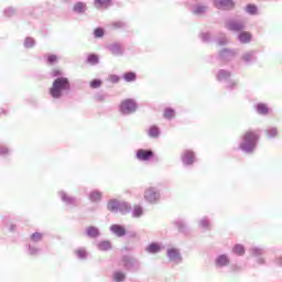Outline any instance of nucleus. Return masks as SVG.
<instances>
[{
	"instance_id": "nucleus-32",
	"label": "nucleus",
	"mask_w": 282,
	"mask_h": 282,
	"mask_svg": "<svg viewBox=\"0 0 282 282\" xmlns=\"http://www.w3.org/2000/svg\"><path fill=\"white\" fill-rule=\"evenodd\" d=\"M76 254L79 259H85V257H87V252L85 251V249L77 250Z\"/></svg>"
},
{
	"instance_id": "nucleus-40",
	"label": "nucleus",
	"mask_w": 282,
	"mask_h": 282,
	"mask_svg": "<svg viewBox=\"0 0 282 282\" xmlns=\"http://www.w3.org/2000/svg\"><path fill=\"white\" fill-rule=\"evenodd\" d=\"M209 224H208V220L204 219L200 221V227L202 228H208Z\"/></svg>"
},
{
	"instance_id": "nucleus-10",
	"label": "nucleus",
	"mask_w": 282,
	"mask_h": 282,
	"mask_svg": "<svg viewBox=\"0 0 282 282\" xmlns=\"http://www.w3.org/2000/svg\"><path fill=\"white\" fill-rule=\"evenodd\" d=\"M167 257L170 261H181L182 258L180 257V251L177 249H169Z\"/></svg>"
},
{
	"instance_id": "nucleus-11",
	"label": "nucleus",
	"mask_w": 282,
	"mask_h": 282,
	"mask_svg": "<svg viewBox=\"0 0 282 282\" xmlns=\"http://www.w3.org/2000/svg\"><path fill=\"white\" fill-rule=\"evenodd\" d=\"M94 3L97 10H102V8H109L111 6V0H95Z\"/></svg>"
},
{
	"instance_id": "nucleus-5",
	"label": "nucleus",
	"mask_w": 282,
	"mask_h": 282,
	"mask_svg": "<svg viewBox=\"0 0 282 282\" xmlns=\"http://www.w3.org/2000/svg\"><path fill=\"white\" fill-rule=\"evenodd\" d=\"M154 153L151 150H144V149H140L137 151V159L140 162H149V160H151V158H153Z\"/></svg>"
},
{
	"instance_id": "nucleus-37",
	"label": "nucleus",
	"mask_w": 282,
	"mask_h": 282,
	"mask_svg": "<svg viewBox=\"0 0 282 282\" xmlns=\"http://www.w3.org/2000/svg\"><path fill=\"white\" fill-rule=\"evenodd\" d=\"M203 12H206V7H197L195 9V14H202Z\"/></svg>"
},
{
	"instance_id": "nucleus-41",
	"label": "nucleus",
	"mask_w": 282,
	"mask_h": 282,
	"mask_svg": "<svg viewBox=\"0 0 282 282\" xmlns=\"http://www.w3.org/2000/svg\"><path fill=\"white\" fill-rule=\"evenodd\" d=\"M271 135H276V129H271Z\"/></svg>"
},
{
	"instance_id": "nucleus-7",
	"label": "nucleus",
	"mask_w": 282,
	"mask_h": 282,
	"mask_svg": "<svg viewBox=\"0 0 282 282\" xmlns=\"http://www.w3.org/2000/svg\"><path fill=\"white\" fill-rule=\"evenodd\" d=\"M183 164H186V165H191L195 162V153H193V151H185L184 154H183Z\"/></svg>"
},
{
	"instance_id": "nucleus-22",
	"label": "nucleus",
	"mask_w": 282,
	"mask_h": 282,
	"mask_svg": "<svg viewBox=\"0 0 282 282\" xmlns=\"http://www.w3.org/2000/svg\"><path fill=\"white\" fill-rule=\"evenodd\" d=\"M102 194H100L99 192H93L90 194V202H100Z\"/></svg>"
},
{
	"instance_id": "nucleus-15",
	"label": "nucleus",
	"mask_w": 282,
	"mask_h": 282,
	"mask_svg": "<svg viewBox=\"0 0 282 282\" xmlns=\"http://www.w3.org/2000/svg\"><path fill=\"white\" fill-rule=\"evenodd\" d=\"M162 248L160 247V245L153 242L151 245H149V247L147 248V251L150 252L151 254H155L158 252H160Z\"/></svg>"
},
{
	"instance_id": "nucleus-4",
	"label": "nucleus",
	"mask_w": 282,
	"mask_h": 282,
	"mask_svg": "<svg viewBox=\"0 0 282 282\" xmlns=\"http://www.w3.org/2000/svg\"><path fill=\"white\" fill-rule=\"evenodd\" d=\"M144 199L149 202V204H155L160 202V193H158L155 188H148L144 193Z\"/></svg>"
},
{
	"instance_id": "nucleus-19",
	"label": "nucleus",
	"mask_w": 282,
	"mask_h": 282,
	"mask_svg": "<svg viewBox=\"0 0 282 282\" xmlns=\"http://www.w3.org/2000/svg\"><path fill=\"white\" fill-rule=\"evenodd\" d=\"M216 263L217 265H220V267L228 265L229 263L228 257L225 254L219 256L218 259L216 260Z\"/></svg>"
},
{
	"instance_id": "nucleus-12",
	"label": "nucleus",
	"mask_w": 282,
	"mask_h": 282,
	"mask_svg": "<svg viewBox=\"0 0 282 282\" xmlns=\"http://www.w3.org/2000/svg\"><path fill=\"white\" fill-rule=\"evenodd\" d=\"M107 206H108V210H111L113 213L116 210H120L122 204H120V202H118L117 199H112V200H109Z\"/></svg>"
},
{
	"instance_id": "nucleus-25",
	"label": "nucleus",
	"mask_w": 282,
	"mask_h": 282,
	"mask_svg": "<svg viewBox=\"0 0 282 282\" xmlns=\"http://www.w3.org/2000/svg\"><path fill=\"white\" fill-rule=\"evenodd\" d=\"M258 113H261L262 116H265L268 113V106L260 104L257 106Z\"/></svg>"
},
{
	"instance_id": "nucleus-17",
	"label": "nucleus",
	"mask_w": 282,
	"mask_h": 282,
	"mask_svg": "<svg viewBox=\"0 0 282 282\" xmlns=\"http://www.w3.org/2000/svg\"><path fill=\"white\" fill-rule=\"evenodd\" d=\"M98 248L104 252L107 250H111V242L108 240L101 241L99 242Z\"/></svg>"
},
{
	"instance_id": "nucleus-30",
	"label": "nucleus",
	"mask_w": 282,
	"mask_h": 282,
	"mask_svg": "<svg viewBox=\"0 0 282 282\" xmlns=\"http://www.w3.org/2000/svg\"><path fill=\"white\" fill-rule=\"evenodd\" d=\"M32 241H41L43 239V235L41 232H35L31 236Z\"/></svg>"
},
{
	"instance_id": "nucleus-18",
	"label": "nucleus",
	"mask_w": 282,
	"mask_h": 282,
	"mask_svg": "<svg viewBox=\"0 0 282 282\" xmlns=\"http://www.w3.org/2000/svg\"><path fill=\"white\" fill-rule=\"evenodd\" d=\"M87 6L83 2H77L74 6V12H78L79 14H83V12H85Z\"/></svg>"
},
{
	"instance_id": "nucleus-26",
	"label": "nucleus",
	"mask_w": 282,
	"mask_h": 282,
	"mask_svg": "<svg viewBox=\"0 0 282 282\" xmlns=\"http://www.w3.org/2000/svg\"><path fill=\"white\" fill-rule=\"evenodd\" d=\"M101 85H102V80L100 79H93L90 82L91 89H98V87H100Z\"/></svg>"
},
{
	"instance_id": "nucleus-9",
	"label": "nucleus",
	"mask_w": 282,
	"mask_h": 282,
	"mask_svg": "<svg viewBox=\"0 0 282 282\" xmlns=\"http://www.w3.org/2000/svg\"><path fill=\"white\" fill-rule=\"evenodd\" d=\"M227 28L231 32H241L243 30V23L232 21L227 24Z\"/></svg>"
},
{
	"instance_id": "nucleus-13",
	"label": "nucleus",
	"mask_w": 282,
	"mask_h": 282,
	"mask_svg": "<svg viewBox=\"0 0 282 282\" xmlns=\"http://www.w3.org/2000/svg\"><path fill=\"white\" fill-rule=\"evenodd\" d=\"M251 40H252V34H250L249 32H242L239 34L240 43H250Z\"/></svg>"
},
{
	"instance_id": "nucleus-20",
	"label": "nucleus",
	"mask_w": 282,
	"mask_h": 282,
	"mask_svg": "<svg viewBox=\"0 0 282 282\" xmlns=\"http://www.w3.org/2000/svg\"><path fill=\"white\" fill-rule=\"evenodd\" d=\"M234 252L238 254L239 257H242V254H246V249L241 245H236L234 247Z\"/></svg>"
},
{
	"instance_id": "nucleus-39",
	"label": "nucleus",
	"mask_w": 282,
	"mask_h": 282,
	"mask_svg": "<svg viewBox=\"0 0 282 282\" xmlns=\"http://www.w3.org/2000/svg\"><path fill=\"white\" fill-rule=\"evenodd\" d=\"M63 73L59 69H53L52 72V76L56 77V76H61Z\"/></svg>"
},
{
	"instance_id": "nucleus-24",
	"label": "nucleus",
	"mask_w": 282,
	"mask_h": 282,
	"mask_svg": "<svg viewBox=\"0 0 282 282\" xmlns=\"http://www.w3.org/2000/svg\"><path fill=\"white\" fill-rule=\"evenodd\" d=\"M87 61L90 65H96V64H98V55L90 54V55H88Z\"/></svg>"
},
{
	"instance_id": "nucleus-35",
	"label": "nucleus",
	"mask_w": 282,
	"mask_h": 282,
	"mask_svg": "<svg viewBox=\"0 0 282 282\" xmlns=\"http://www.w3.org/2000/svg\"><path fill=\"white\" fill-rule=\"evenodd\" d=\"M108 80H110V83H120V77L118 75H110Z\"/></svg>"
},
{
	"instance_id": "nucleus-34",
	"label": "nucleus",
	"mask_w": 282,
	"mask_h": 282,
	"mask_svg": "<svg viewBox=\"0 0 282 282\" xmlns=\"http://www.w3.org/2000/svg\"><path fill=\"white\" fill-rule=\"evenodd\" d=\"M112 54H122V48L120 47V45L115 44L112 46Z\"/></svg>"
},
{
	"instance_id": "nucleus-36",
	"label": "nucleus",
	"mask_w": 282,
	"mask_h": 282,
	"mask_svg": "<svg viewBox=\"0 0 282 282\" xmlns=\"http://www.w3.org/2000/svg\"><path fill=\"white\" fill-rule=\"evenodd\" d=\"M142 215V207L134 206V217H140Z\"/></svg>"
},
{
	"instance_id": "nucleus-31",
	"label": "nucleus",
	"mask_w": 282,
	"mask_h": 282,
	"mask_svg": "<svg viewBox=\"0 0 282 282\" xmlns=\"http://www.w3.org/2000/svg\"><path fill=\"white\" fill-rule=\"evenodd\" d=\"M25 47H34V40L32 37H28L24 42Z\"/></svg>"
},
{
	"instance_id": "nucleus-29",
	"label": "nucleus",
	"mask_w": 282,
	"mask_h": 282,
	"mask_svg": "<svg viewBox=\"0 0 282 282\" xmlns=\"http://www.w3.org/2000/svg\"><path fill=\"white\" fill-rule=\"evenodd\" d=\"M115 281L120 282V281H124V273L122 272H116L113 275Z\"/></svg>"
},
{
	"instance_id": "nucleus-23",
	"label": "nucleus",
	"mask_w": 282,
	"mask_h": 282,
	"mask_svg": "<svg viewBox=\"0 0 282 282\" xmlns=\"http://www.w3.org/2000/svg\"><path fill=\"white\" fill-rule=\"evenodd\" d=\"M87 235H88V237H98V235H99L98 228H96V227H88Z\"/></svg>"
},
{
	"instance_id": "nucleus-38",
	"label": "nucleus",
	"mask_w": 282,
	"mask_h": 282,
	"mask_svg": "<svg viewBox=\"0 0 282 282\" xmlns=\"http://www.w3.org/2000/svg\"><path fill=\"white\" fill-rule=\"evenodd\" d=\"M8 153H9L8 148H6V147L0 148V155H8Z\"/></svg>"
},
{
	"instance_id": "nucleus-6",
	"label": "nucleus",
	"mask_w": 282,
	"mask_h": 282,
	"mask_svg": "<svg viewBox=\"0 0 282 282\" xmlns=\"http://www.w3.org/2000/svg\"><path fill=\"white\" fill-rule=\"evenodd\" d=\"M214 6L218 8V10H232L235 2H232V0H216Z\"/></svg>"
},
{
	"instance_id": "nucleus-14",
	"label": "nucleus",
	"mask_w": 282,
	"mask_h": 282,
	"mask_svg": "<svg viewBox=\"0 0 282 282\" xmlns=\"http://www.w3.org/2000/svg\"><path fill=\"white\" fill-rule=\"evenodd\" d=\"M148 134L150 138H160V128L155 126L150 127Z\"/></svg>"
},
{
	"instance_id": "nucleus-16",
	"label": "nucleus",
	"mask_w": 282,
	"mask_h": 282,
	"mask_svg": "<svg viewBox=\"0 0 282 282\" xmlns=\"http://www.w3.org/2000/svg\"><path fill=\"white\" fill-rule=\"evenodd\" d=\"M137 75L133 72L124 73L123 74V79L126 83H133L135 80Z\"/></svg>"
},
{
	"instance_id": "nucleus-33",
	"label": "nucleus",
	"mask_w": 282,
	"mask_h": 282,
	"mask_svg": "<svg viewBox=\"0 0 282 282\" xmlns=\"http://www.w3.org/2000/svg\"><path fill=\"white\" fill-rule=\"evenodd\" d=\"M95 36H96V39H100V37L105 36V31L102 29H96Z\"/></svg>"
},
{
	"instance_id": "nucleus-8",
	"label": "nucleus",
	"mask_w": 282,
	"mask_h": 282,
	"mask_svg": "<svg viewBox=\"0 0 282 282\" xmlns=\"http://www.w3.org/2000/svg\"><path fill=\"white\" fill-rule=\"evenodd\" d=\"M110 230L113 235H117V237H124V235H127V230L120 225H112Z\"/></svg>"
},
{
	"instance_id": "nucleus-1",
	"label": "nucleus",
	"mask_w": 282,
	"mask_h": 282,
	"mask_svg": "<svg viewBox=\"0 0 282 282\" xmlns=\"http://www.w3.org/2000/svg\"><path fill=\"white\" fill-rule=\"evenodd\" d=\"M69 89V79L67 77H59L53 82L50 94L53 98H61L63 91Z\"/></svg>"
},
{
	"instance_id": "nucleus-21",
	"label": "nucleus",
	"mask_w": 282,
	"mask_h": 282,
	"mask_svg": "<svg viewBox=\"0 0 282 282\" xmlns=\"http://www.w3.org/2000/svg\"><path fill=\"white\" fill-rule=\"evenodd\" d=\"M164 118H166L167 120H171V118H175V110L171 109V108H166L164 110L163 113Z\"/></svg>"
},
{
	"instance_id": "nucleus-27",
	"label": "nucleus",
	"mask_w": 282,
	"mask_h": 282,
	"mask_svg": "<svg viewBox=\"0 0 282 282\" xmlns=\"http://www.w3.org/2000/svg\"><path fill=\"white\" fill-rule=\"evenodd\" d=\"M246 10L249 14H257L258 12L257 6L254 4H248Z\"/></svg>"
},
{
	"instance_id": "nucleus-2",
	"label": "nucleus",
	"mask_w": 282,
	"mask_h": 282,
	"mask_svg": "<svg viewBox=\"0 0 282 282\" xmlns=\"http://www.w3.org/2000/svg\"><path fill=\"white\" fill-rule=\"evenodd\" d=\"M257 140H259V135L252 131H248L243 134L242 143L240 144V149L250 153L254 151V147H257Z\"/></svg>"
},
{
	"instance_id": "nucleus-3",
	"label": "nucleus",
	"mask_w": 282,
	"mask_h": 282,
	"mask_svg": "<svg viewBox=\"0 0 282 282\" xmlns=\"http://www.w3.org/2000/svg\"><path fill=\"white\" fill-rule=\"evenodd\" d=\"M135 109H138V105L135 104V101H133V99H124L120 104L121 113H124V115L133 113Z\"/></svg>"
},
{
	"instance_id": "nucleus-28",
	"label": "nucleus",
	"mask_w": 282,
	"mask_h": 282,
	"mask_svg": "<svg viewBox=\"0 0 282 282\" xmlns=\"http://www.w3.org/2000/svg\"><path fill=\"white\" fill-rule=\"evenodd\" d=\"M57 61H58V56L54 54L47 55L48 65H54V63H56Z\"/></svg>"
}]
</instances>
